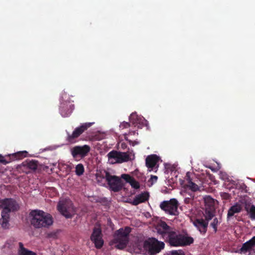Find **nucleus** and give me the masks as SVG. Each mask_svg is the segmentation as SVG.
Masks as SVG:
<instances>
[{
	"mask_svg": "<svg viewBox=\"0 0 255 255\" xmlns=\"http://www.w3.org/2000/svg\"><path fill=\"white\" fill-rule=\"evenodd\" d=\"M0 207L2 208V212L10 214L18 210L19 206L17 203L11 198L0 199Z\"/></svg>",
	"mask_w": 255,
	"mask_h": 255,
	"instance_id": "9d476101",
	"label": "nucleus"
},
{
	"mask_svg": "<svg viewBox=\"0 0 255 255\" xmlns=\"http://www.w3.org/2000/svg\"><path fill=\"white\" fill-rule=\"evenodd\" d=\"M107 157L108 162L110 164L128 162L135 158L134 153L132 150L125 152L112 150L107 154Z\"/></svg>",
	"mask_w": 255,
	"mask_h": 255,
	"instance_id": "39448f33",
	"label": "nucleus"
},
{
	"mask_svg": "<svg viewBox=\"0 0 255 255\" xmlns=\"http://www.w3.org/2000/svg\"><path fill=\"white\" fill-rule=\"evenodd\" d=\"M135 134H137V132H136L135 131H129V133H128V134H133V135H134Z\"/></svg>",
	"mask_w": 255,
	"mask_h": 255,
	"instance_id": "c9c22d12",
	"label": "nucleus"
},
{
	"mask_svg": "<svg viewBox=\"0 0 255 255\" xmlns=\"http://www.w3.org/2000/svg\"><path fill=\"white\" fill-rule=\"evenodd\" d=\"M57 209L66 218H71L76 213L72 201L68 199L60 200L57 205Z\"/></svg>",
	"mask_w": 255,
	"mask_h": 255,
	"instance_id": "423d86ee",
	"label": "nucleus"
},
{
	"mask_svg": "<svg viewBox=\"0 0 255 255\" xmlns=\"http://www.w3.org/2000/svg\"><path fill=\"white\" fill-rule=\"evenodd\" d=\"M220 221H219L218 219L215 218L214 219L213 222L211 224V226L213 228L215 232L217 231V225L219 223Z\"/></svg>",
	"mask_w": 255,
	"mask_h": 255,
	"instance_id": "bb28decb",
	"label": "nucleus"
},
{
	"mask_svg": "<svg viewBox=\"0 0 255 255\" xmlns=\"http://www.w3.org/2000/svg\"><path fill=\"white\" fill-rule=\"evenodd\" d=\"M130 232V229L128 227L117 231L114 235L113 240L110 242V245L118 249L125 248L128 243V236Z\"/></svg>",
	"mask_w": 255,
	"mask_h": 255,
	"instance_id": "7ed1b4c3",
	"label": "nucleus"
},
{
	"mask_svg": "<svg viewBox=\"0 0 255 255\" xmlns=\"http://www.w3.org/2000/svg\"><path fill=\"white\" fill-rule=\"evenodd\" d=\"M187 187L193 191H196L199 189L198 186L193 183L190 179H188Z\"/></svg>",
	"mask_w": 255,
	"mask_h": 255,
	"instance_id": "a878e982",
	"label": "nucleus"
},
{
	"mask_svg": "<svg viewBox=\"0 0 255 255\" xmlns=\"http://www.w3.org/2000/svg\"><path fill=\"white\" fill-rule=\"evenodd\" d=\"M242 208V205L239 203H236L232 206L228 210V218L233 216L236 213L240 212Z\"/></svg>",
	"mask_w": 255,
	"mask_h": 255,
	"instance_id": "5701e85b",
	"label": "nucleus"
},
{
	"mask_svg": "<svg viewBox=\"0 0 255 255\" xmlns=\"http://www.w3.org/2000/svg\"><path fill=\"white\" fill-rule=\"evenodd\" d=\"M228 181L230 182L231 183V184H232L231 187L232 188H238L237 183L236 181H233V180L230 181L229 180H228Z\"/></svg>",
	"mask_w": 255,
	"mask_h": 255,
	"instance_id": "473e14b6",
	"label": "nucleus"
},
{
	"mask_svg": "<svg viewBox=\"0 0 255 255\" xmlns=\"http://www.w3.org/2000/svg\"><path fill=\"white\" fill-rule=\"evenodd\" d=\"M27 153V152L26 151H22V152H19L18 153V154H23V153Z\"/></svg>",
	"mask_w": 255,
	"mask_h": 255,
	"instance_id": "4c0bfd02",
	"label": "nucleus"
},
{
	"mask_svg": "<svg viewBox=\"0 0 255 255\" xmlns=\"http://www.w3.org/2000/svg\"><path fill=\"white\" fill-rule=\"evenodd\" d=\"M204 216L207 220H210L214 216L215 205L217 201L210 196L204 197Z\"/></svg>",
	"mask_w": 255,
	"mask_h": 255,
	"instance_id": "6e6552de",
	"label": "nucleus"
},
{
	"mask_svg": "<svg viewBox=\"0 0 255 255\" xmlns=\"http://www.w3.org/2000/svg\"><path fill=\"white\" fill-rule=\"evenodd\" d=\"M156 229L157 234L172 246H187L193 242L192 238L176 232L175 230L168 226L164 222H159L156 226Z\"/></svg>",
	"mask_w": 255,
	"mask_h": 255,
	"instance_id": "f257e3e1",
	"label": "nucleus"
},
{
	"mask_svg": "<svg viewBox=\"0 0 255 255\" xmlns=\"http://www.w3.org/2000/svg\"><path fill=\"white\" fill-rule=\"evenodd\" d=\"M192 200V199L191 197H186L184 199V202L186 203H191Z\"/></svg>",
	"mask_w": 255,
	"mask_h": 255,
	"instance_id": "72a5a7b5",
	"label": "nucleus"
},
{
	"mask_svg": "<svg viewBox=\"0 0 255 255\" xmlns=\"http://www.w3.org/2000/svg\"><path fill=\"white\" fill-rule=\"evenodd\" d=\"M94 123H86L81 125L80 126L76 128L73 131L71 134H68L67 137V140L71 143H73L76 142V138L79 137L85 130H86L88 128L90 127L93 125Z\"/></svg>",
	"mask_w": 255,
	"mask_h": 255,
	"instance_id": "9b49d317",
	"label": "nucleus"
},
{
	"mask_svg": "<svg viewBox=\"0 0 255 255\" xmlns=\"http://www.w3.org/2000/svg\"><path fill=\"white\" fill-rule=\"evenodd\" d=\"M178 202L175 199L170 201H164L160 204V207L166 213L171 215L178 214Z\"/></svg>",
	"mask_w": 255,
	"mask_h": 255,
	"instance_id": "1a4fd4ad",
	"label": "nucleus"
},
{
	"mask_svg": "<svg viewBox=\"0 0 255 255\" xmlns=\"http://www.w3.org/2000/svg\"><path fill=\"white\" fill-rule=\"evenodd\" d=\"M84 172V167L83 164L80 163L76 165L75 167V173L78 176L82 175Z\"/></svg>",
	"mask_w": 255,
	"mask_h": 255,
	"instance_id": "393cba45",
	"label": "nucleus"
},
{
	"mask_svg": "<svg viewBox=\"0 0 255 255\" xmlns=\"http://www.w3.org/2000/svg\"><path fill=\"white\" fill-rule=\"evenodd\" d=\"M206 221L203 219H197L194 222L193 224L201 233H205L206 231V228L208 225V221L206 218Z\"/></svg>",
	"mask_w": 255,
	"mask_h": 255,
	"instance_id": "aec40b11",
	"label": "nucleus"
},
{
	"mask_svg": "<svg viewBox=\"0 0 255 255\" xmlns=\"http://www.w3.org/2000/svg\"><path fill=\"white\" fill-rule=\"evenodd\" d=\"M161 162L160 157L156 155H148L145 160L146 165L149 171L156 172L159 167V162Z\"/></svg>",
	"mask_w": 255,
	"mask_h": 255,
	"instance_id": "4468645a",
	"label": "nucleus"
},
{
	"mask_svg": "<svg viewBox=\"0 0 255 255\" xmlns=\"http://www.w3.org/2000/svg\"><path fill=\"white\" fill-rule=\"evenodd\" d=\"M149 194L147 192H143L140 194L136 195L131 203L133 205H137L140 203L144 202L148 200Z\"/></svg>",
	"mask_w": 255,
	"mask_h": 255,
	"instance_id": "6ab92c4d",
	"label": "nucleus"
},
{
	"mask_svg": "<svg viewBox=\"0 0 255 255\" xmlns=\"http://www.w3.org/2000/svg\"><path fill=\"white\" fill-rule=\"evenodd\" d=\"M119 127L121 129L127 128L129 127V124L128 122H124L120 124Z\"/></svg>",
	"mask_w": 255,
	"mask_h": 255,
	"instance_id": "c85d7f7f",
	"label": "nucleus"
},
{
	"mask_svg": "<svg viewBox=\"0 0 255 255\" xmlns=\"http://www.w3.org/2000/svg\"><path fill=\"white\" fill-rule=\"evenodd\" d=\"M90 150V147L87 145L75 146L70 149L73 157L76 160H79L86 156Z\"/></svg>",
	"mask_w": 255,
	"mask_h": 255,
	"instance_id": "f8f14e48",
	"label": "nucleus"
},
{
	"mask_svg": "<svg viewBox=\"0 0 255 255\" xmlns=\"http://www.w3.org/2000/svg\"><path fill=\"white\" fill-rule=\"evenodd\" d=\"M170 254L171 255H184L183 252L181 250L171 251Z\"/></svg>",
	"mask_w": 255,
	"mask_h": 255,
	"instance_id": "7c9ffc66",
	"label": "nucleus"
},
{
	"mask_svg": "<svg viewBox=\"0 0 255 255\" xmlns=\"http://www.w3.org/2000/svg\"><path fill=\"white\" fill-rule=\"evenodd\" d=\"M150 180L152 182H155L157 180V177L156 176L151 175Z\"/></svg>",
	"mask_w": 255,
	"mask_h": 255,
	"instance_id": "f704fd0d",
	"label": "nucleus"
},
{
	"mask_svg": "<svg viewBox=\"0 0 255 255\" xmlns=\"http://www.w3.org/2000/svg\"><path fill=\"white\" fill-rule=\"evenodd\" d=\"M255 246V236L253 237L251 240L245 243L239 251V253L241 254H249L253 250Z\"/></svg>",
	"mask_w": 255,
	"mask_h": 255,
	"instance_id": "a211bd4d",
	"label": "nucleus"
},
{
	"mask_svg": "<svg viewBox=\"0 0 255 255\" xmlns=\"http://www.w3.org/2000/svg\"><path fill=\"white\" fill-rule=\"evenodd\" d=\"M129 121L135 127L142 128L146 126L148 129L147 121L142 117L138 116L136 113H132L129 117Z\"/></svg>",
	"mask_w": 255,
	"mask_h": 255,
	"instance_id": "2eb2a0df",
	"label": "nucleus"
},
{
	"mask_svg": "<svg viewBox=\"0 0 255 255\" xmlns=\"http://www.w3.org/2000/svg\"><path fill=\"white\" fill-rule=\"evenodd\" d=\"M219 176L220 178L223 180L226 181V180L229 179L227 173L224 172L220 171Z\"/></svg>",
	"mask_w": 255,
	"mask_h": 255,
	"instance_id": "c756f323",
	"label": "nucleus"
},
{
	"mask_svg": "<svg viewBox=\"0 0 255 255\" xmlns=\"http://www.w3.org/2000/svg\"><path fill=\"white\" fill-rule=\"evenodd\" d=\"M225 194V197H228V195L227 194Z\"/></svg>",
	"mask_w": 255,
	"mask_h": 255,
	"instance_id": "58836bf2",
	"label": "nucleus"
},
{
	"mask_svg": "<svg viewBox=\"0 0 255 255\" xmlns=\"http://www.w3.org/2000/svg\"><path fill=\"white\" fill-rule=\"evenodd\" d=\"M121 147L123 149H125L126 148V144L125 143H121Z\"/></svg>",
	"mask_w": 255,
	"mask_h": 255,
	"instance_id": "e433bc0d",
	"label": "nucleus"
},
{
	"mask_svg": "<svg viewBox=\"0 0 255 255\" xmlns=\"http://www.w3.org/2000/svg\"><path fill=\"white\" fill-rule=\"evenodd\" d=\"M246 209L250 214L251 218L253 220L255 219V206H246Z\"/></svg>",
	"mask_w": 255,
	"mask_h": 255,
	"instance_id": "b1692460",
	"label": "nucleus"
},
{
	"mask_svg": "<svg viewBox=\"0 0 255 255\" xmlns=\"http://www.w3.org/2000/svg\"><path fill=\"white\" fill-rule=\"evenodd\" d=\"M110 173L104 169H98L95 174L97 183L103 186H106Z\"/></svg>",
	"mask_w": 255,
	"mask_h": 255,
	"instance_id": "dca6fc26",
	"label": "nucleus"
},
{
	"mask_svg": "<svg viewBox=\"0 0 255 255\" xmlns=\"http://www.w3.org/2000/svg\"><path fill=\"white\" fill-rule=\"evenodd\" d=\"M127 136H128V134H127V133L124 134V137H125V139L126 140L128 141L130 145H131L132 146H134L135 145L139 144V142L137 140L132 141V140H129L128 139Z\"/></svg>",
	"mask_w": 255,
	"mask_h": 255,
	"instance_id": "cd10ccee",
	"label": "nucleus"
},
{
	"mask_svg": "<svg viewBox=\"0 0 255 255\" xmlns=\"http://www.w3.org/2000/svg\"><path fill=\"white\" fill-rule=\"evenodd\" d=\"M91 240L95 244L96 248L99 249L103 246L104 241L102 237L101 230L99 228L94 229Z\"/></svg>",
	"mask_w": 255,
	"mask_h": 255,
	"instance_id": "f3484780",
	"label": "nucleus"
},
{
	"mask_svg": "<svg viewBox=\"0 0 255 255\" xmlns=\"http://www.w3.org/2000/svg\"><path fill=\"white\" fill-rule=\"evenodd\" d=\"M164 247V243L158 241L155 238H151L144 241L143 244V249H140L138 253L152 255L158 253Z\"/></svg>",
	"mask_w": 255,
	"mask_h": 255,
	"instance_id": "20e7f679",
	"label": "nucleus"
},
{
	"mask_svg": "<svg viewBox=\"0 0 255 255\" xmlns=\"http://www.w3.org/2000/svg\"><path fill=\"white\" fill-rule=\"evenodd\" d=\"M69 99V96L65 92H63L60 98V113L63 117L70 116L74 108V105Z\"/></svg>",
	"mask_w": 255,
	"mask_h": 255,
	"instance_id": "0eeeda50",
	"label": "nucleus"
},
{
	"mask_svg": "<svg viewBox=\"0 0 255 255\" xmlns=\"http://www.w3.org/2000/svg\"><path fill=\"white\" fill-rule=\"evenodd\" d=\"M9 162L6 161L4 157L1 154H0V163H1L4 165L7 164Z\"/></svg>",
	"mask_w": 255,
	"mask_h": 255,
	"instance_id": "2f4dec72",
	"label": "nucleus"
},
{
	"mask_svg": "<svg viewBox=\"0 0 255 255\" xmlns=\"http://www.w3.org/2000/svg\"><path fill=\"white\" fill-rule=\"evenodd\" d=\"M109 189L114 191L118 192L122 189L124 184L121 178L118 176L110 174L107 183Z\"/></svg>",
	"mask_w": 255,
	"mask_h": 255,
	"instance_id": "ddd939ff",
	"label": "nucleus"
},
{
	"mask_svg": "<svg viewBox=\"0 0 255 255\" xmlns=\"http://www.w3.org/2000/svg\"><path fill=\"white\" fill-rule=\"evenodd\" d=\"M10 214L5 212L1 213L0 225L3 229H8L9 227Z\"/></svg>",
	"mask_w": 255,
	"mask_h": 255,
	"instance_id": "412c9836",
	"label": "nucleus"
},
{
	"mask_svg": "<svg viewBox=\"0 0 255 255\" xmlns=\"http://www.w3.org/2000/svg\"><path fill=\"white\" fill-rule=\"evenodd\" d=\"M121 178L129 183L132 188L134 189L139 188V183L128 174H123L121 175Z\"/></svg>",
	"mask_w": 255,
	"mask_h": 255,
	"instance_id": "4be33fe9",
	"label": "nucleus"
},
{
	"mask_svg": "<svg viewBox=\"0 0 255 255\" xmlns=\"http://www.w3.org/2000/svg\"><path fill=\"white\" fill-rule=\"evenodd\" d=\"M29 218L31 225L37 229L48 227L53 222V218L49 214L40 210L31 211Z\"/></svg>",
	"mask_w": 255,
	"mask_h": 255,
	"instance_id": "f03ea898",
	"label": "nucleus"
}]
</instances>
